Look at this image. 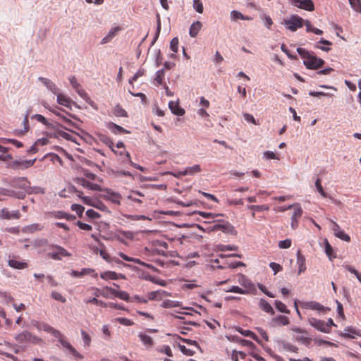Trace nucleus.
Masks as SVG:
<instances>
[{"instance_id": "f257e3e1", "label": "nucleus", "mask_w": 361, "mask_h": 361, "mask_svg": "<svg viewBox=\"0 0 361 361\" xmlns=\"http://www.w3.org/2000/svg\"><path fill=\"white\" fill-rule=\"evenodd\" d=\"M297 51L303 59L305 66L309 69H317L322 67L324 63V60L311 54L303 48L298 47Z\"/></svg>"}, {"instance_id": "f03ea898", "label": "nucleus", "mask_w": 361, "mask_h": 361, "mask_svg": "<svg viewBox=\"0 0 361 361\" xmlns=\"http://www.w3.org/2000/svg\"><path fill=\"white\" fill-rule=\"evenodd\" d=\"M233 229V226L228 221L224 220H214L213 224L207 227L208 232L222 231L224 233H232Z\"/></svg>"}, {"instance_id": "7ed1b4c3", "label": "nucleus", "mask_w": 361, "mask_h": 361, "mask_svg": "<svg viewBox=\"0 0 361 361\" xmlns=\"http://www.w3.org/2000/svg\"><path fill=\"white\" fill-rule=\"evenodd\" d=\"M15 339L19 343H32L34 344H39L42 342V338L32 335L27 331L18 334L15 336Z\"/></svg>"}, {"instance_id": "20e7f679", "label": "nucleus", "mask_w": 361, "mask_h": 361, "mask_svg": "<svg viewBox=\"0 0 361 361\" xmlns=\"http://www.w3.org/2000/svg\"><path fill=\"white\" fill-rule=\"evenodd\" d=\"M283 24L288 30L295 32L303 26V19L298 15H292L288 19L284 20Z\"/></svg>"}, {"instance_id": "39448f33", "label": "nucleus", "mask_w": 361, "mask_h": 361, "mask_svg": "<svg viewBox=\"0 0 361 361\" xmlns=\"http://www.w3.org/2000/svg\"><path fill=\"white\" fill-rule=\"evenodd\" d=\"M53 248L55 250L47 254L53 259L60 260L63 257H70L71 255L65 248L59 245H53Z\"/></svg>"}, {"instance_id": "423d86ee", "label": "nucleus", "mask_w": 361, "mask_h": 361, "mask_svg": "<svg viewBox=\"0 0 361 361\" xmlns=\"http://www.w3.org/2000/svg\"><path fill=\"white\" fill-rule=\"evenodd\" d=\"M308 321L312 326L322 332L328 333L330 331V324L326 323L324 321L313 317L310 318Z\"/></svg>"}, {"instance_id": "0eeeda50", "label": "nucleus", "mask_w": 361, "mask_h": 361, "mask_svg": "<svg viewBox=\"0 0 361 361\" xmlns=\"http://www.w3.org/2000/svg\"><path fill=\"white\" fill-rule=\"evenodd\" d=\"M62 346L65 348H66L69 353L74 356L77 359H82L83 356L80 354L75 348L72 346V345L68 342L66 340L64 339V336L61 333L60 337H56Z\"/></svg>"}, {"instance_id": "6e6552de", "label": "nucleus", "mask_w": 361, "mask_h": 361, "mask_svg": "<svg viewBox=\"0 0 361 361\" xmlns=\"http://www.w3.org/2000/svg\"><path fill=\"white\" fill-rule=\"evenodd\" d=\"M340 336L344 338L354 339L356 337H361V330L353 326H348L343 333H340Z\"/></svg>"}, {"instance_id": "1a4fd4ad", "label": "nucleus", "mask_w": 361, "mask_h": 361, "mask_svg": "<svg viewBox=\"0 0 361 361\" xmlns=\"http://www.w3.org/2000/svg\"><path fill=\"white\" fill-rule=\"evenodd\" d=\"M300 307L303 309L313 310L319 312L329 310V308L325 307L324 306H323L322 305L316 301L301 302Z\"/></svg>"}, {"instance_id": "9d476101", "label": "nucleus", "mask_w": 361, "mask_h": 361, "mask_svg": "<svg viewBox=\"0 0 361 361\" xmlns=\"http://www.w3.org/2000/svg\"><path fill=\"white\" fill-rule=\"evenodd\" d=\"M21 215L18 210L10 212L7 208H3L0 211V218L1 219H19Z\"/></svg>"}, {"instance_id": "9b49d317", "label": "nucleus", "mask_w": 361, "mask_h": 361, "mask_svg": "<svg viewBox=\"0 0 361 361\" xmlns=\"http://www.w3.org/2000/svg\"><path fill=\"white\" fill-rule=\"evenodd\" d=\"M35 326L38 330L48 332L52 334L54 337L61 336V332L59 331L54 329L52 326L45 322H37L35 324Z\"/></svg>"}, {"instance_id": "f8f14e48", "label": "nucleus", "mask_w": 361, "mask_h": 361, "mask_svg": "<svg viewBox=\"0 0 361 361\" xmlns=\"http://www.w3.org/2000/svg\"><path fill=\"white\" fill-rule=\"evenodd\" d=\"M19 257L13 256L8 259V265L15 269H25L28 267V264L25 262L18 260Z\"/></svg>"}, {"instance_id": "ddd939ff", "label": "nucleus", "mask_w": 361, "mask_h": 361, "mask_svg": "<svg viewBox=\"0 0 361 361\" xmlns=\"http://www.w3.org/2000/svg\"><path fill=\"white\" fill-rule=\"evenodd\" d=\"M294 5L308 11L314 10V5L312 0H294Z\"/></svg>"}, {"instance_id": "4468645a", "label": "nucleus", "mask_w": 361, "mask_h": 361, "mask_svg": "<svg viewBox=\"0 0 361 361\" xmlns=\"http://www.w3.org/2000/svg\"><path fill=\"white\" fill-rule=\"evenodd\" d=\"M11 185L14 188L23 189L26 191L30 185V182L26 178H17L11 180Z\"/></svg>"}, {"instance_id": "2eb2a0df", "label": "nucleus", "mask_w": 361, "mask_h": 361, "mask_svg": "<svg viewBox=\"0 0 361 361\" xmlns=\"http://www.w3.org/2000/svg\"><path fill=\"white\" fill-rule=\"evenodd\" d=\"M100 277L106 281L117 280L118 279H125L126 276L122 274H117L113 271H106L100 274Z\"/></svg>"}, {"instance_id": "dca6fc26", "label": "nucleus", "mask_w": 361, "mask_h": 361, "mask_svg": "<svg viewBox=\"0 0 361 361\" xmlns=\"http://www.w3.org/2000/svg\"><path fill=\"white\" fill-rule=\"evenodd\" d=\"M2 196L15 197L18 199H24L25 195L23 192H16L14 190L0 188V197Z\"/></svg>"}, {"instance_id": "f3484780", "label": "nucleus", "mask_w": 361, "mask_h": 361, "mask_svg": "<svg viewBox=\"0 0 361 361\" xmlns=\"http://www.w3.org/2000/svg\"><path fill=\"white\" fill-rule=\"evenodd\" d=\"M169 295V294L163 290L149 292L147 295L148 300H161L163 298Z\"/></svg>"}, {"instance_id": "a211bd4d", "label": "nucleus", "mask_w": 361, "mask_h": 361, "mask_svg": "<svg viewBox=\"0 0 361 361\" xmlns=\"http://www.w3.org/2000/svg\"><path fill=\"white\" fill-rule=\"evenodd\" d=\"M169 107L171 112L177 116H183L185 113V110L180 106L178 102L171 101L169 103Z\"/></svg>"}, {"instance_id": "6ab92c4d", "label": "nucleus", "mask_w": 361, "mask_h": 361, "mask_svg": "<svg viewBox=\"0 0 361 361\" xmlns=\"http://www.w3.org/2000/svg\"><path fill=\"white\" fill-rule=\"evenodd\" d=\"M39 80L41 81L48 90H49L52 93L58 94V92L59 91V88L56 87V85L51 81L49 79L39 77Z\"/></svg>"}, {"instance_id": "aec40b11", "label": "nucleus", "mask_w": 361, "mask_h": 361, "mask_svg": "<svg viewBox=\"0 0 361 361\" xmlns=\"http://www.w3.org/2000/svg\"><path fill=\"white\" fill-rule=\"evenodd\" d=\"M57 95V102L62 106H64L66 107L71 108L72 101L71 98L67 97L65 94L59 93V91L58 92V94H56Z\"/></svg>"}, {"instance_id": "412c9836", "label": "nucleus", "mask_w": 361, "mask_h": 361, "mask_svg": "<svg viewBox=\"0 0 361 361\" xmlns=\"http://www.w3.org/2000/svg\"><path fill=\"white\" fill-rule=\"evenodd\" d=\"M271 322L273 323V325L276 326H286L289 324L290 320L286 316L279 315L278 317L273 318Z\"/></svg>"}, {"instance_id": "4be33fe9", "label": "nucleus", "mask_w": 361, "mask_h": 361, "mask_svg": "<svg viewBox=\"0 0 361 361\" xmlns=\"http://www.w3.org/2000/svg\"><path fill=\"white\" fill-rule=\"evenodd\" d=\"M297 264L298 265V274H300L306 269L305 257L302 255L300 250L297 252Z\"/></svg>"}, {"instance_id": "5701e85b", "label": "nucleus", "mask_w": 361, "mask_h": 361, "mask_svg": "<svg viewBox=\"0 0 361 361\" xmlns=\"http://www.w3.org/2000/svg\"><path fill=\"white\" fill-rule=\"evenodd\" d=\"M50 216L58 219H66L67 220H73L75 219L74 216L62 211L52 212L50 213Z\"/></svg>"}, {"instance_id": "b1692460", "label": "nucleus", "mask_w": 361, "mask_h": 361, "mask_svg": "<svg viewBox=\"0 0 361 361\" xmlns=\"http://www.w3.org/2000/svg\"><path fill=\"white\" fill-rule=\"evenodd\" d=\"M202 27V23L200 21L194 22L190 27L189 34L191 37H195L199 31L201 30Z\"/></svg>"}, {"instance_id": "393cba45", "label": "nucleus", "mask_w": 361, "mask_h": 361, "mask_svg": "<svg viewBox=\"0 0 361 361\" xmlns=\"http://www.w3.org/2000/svg\"><path fill=\"white\" fill-rule=\"evenodd\" d=\"M216 267L219 269H226V267L234 269L238 267H245V264L242 262H228L226 261V262H222V264H221L219 265H216Z\"/></svg>"}, {"instance_id": "a878e982", "label": "nucleus", "mask_w": 361, "mask_h": 361, "mask_svg": "<svg viewBox=\"0 0 361 361\" xmlns=\"http://www.w3.org/2000/svg\"><path fill=\"white\" fill-rule=\"evenodd\" d=\"M200 171H201L200 165L195 164L192 166H189V167L185 168V169L183 171L180 172V173L183 176H187V175L193 176L195 173H197Z\"/></svg>"}, {"instance_id": "bb28decb", "label": "nucleus", "mask_w": 361, "mask_h": 361, "mask_svg": "<svg viewBox=\"0 0 361 361\" xmlns=\"http://www.w3.org/2000/svg\"><path fill=\"white\" fill-rule=\"evenodd\" d=\"M259 307L264 312L271 314H274V311L271 305L264 299H261L259 303Z\"/></svg>"}, {"instance_id": "cd10ccee", "label": "nucleus", "mask_w": 361, "mask_h": 361, "mask_svg": "<svg viewBox=\"0 0 361 361\" xmlns=\"http://www.w3.org/2000/svg\"><path fill=\"white\" fill-rule=\"evenodd\" d=\"M294 208V212L292 215V219H299L302 214V209L298 204H290L287 207V209Z\"/></svg>"}, {"instance_id": "c85d7f7f", "label": "nucleus", "mask_w": 361, "mask_h": 361, "mask_svg": "<svg viewBox=\"0 0 361 361\" xmlns=\"http://www.w3.org/2000/svg\"><path fill=\"white\" fill-rule=\"evenodd\" d=\"M69 191L75 192L77 195V196L82 200L83 203L86 204H90L92 199L89 197L82 196V192L78 190L74 186H70Z\"/></svg>"}, {"instance_id": "c756f323", "label": "nucleus", "mask_w": 361, "mask_h": 361, "mask_svg": "<svg viewBox=\"0 0 361 361\" xmlns=\"http://www.w3.org/2000/svg\"><path fill=\"white\" fill-rule=\"evenodd\" d=\"M43 226L39 224H32L23 228V231L25 233H34L35 231H42Z\"/></svg>"}, {"instance_id": "7c9ffc66", "label": "nucleus", "mask_w": 361, "mask_h": 361, "mask_svg": "<svg viewBox=\"0 0 361 361\" xmlns=\"http://www.w3.org/2000/svg\"><path fill=\"white\" fill-rule=\"evenodd\" d=\"M113 114L118 117H127L128 114L120 104H117L113 109Z\"/></svg>"}, {"instance_id": "2f4dec72", "label": "nucleus", "mask_w": 361, "mask_h": 361, "mask_svg": "<svg viewBox=\"0 0 361 361\" xmlns=\"http://www.w3.org/2000/svg\"><path fill=\"white\" fill-rule=\"evenodd\" d=\"M119 30H120L119 27H116L112 28L109 32L107 35L103 38L102 43H106V42H109L111 39H113L116 36V35L117 34V32Z\"/></svg>"}, {"instance_id": "473e14b6", "label": "nucleus", "mask_w": 361, "mask_h": 361, "mask_svg": "<svg viewBox=\"0 0 361 361\" xmlns=\"http://www.w3.org/2000/svg\"><path fill=\"white\" fill-rule=\"evenodd\" d=\"M138 336L147 347H151L153 345V340L149 336L140 333Z\"/></svg>"}, {"instance_id": "72a5a7b5", "label": "nucleus", "mask_w": 361, "mask_h": 361, "mask_svg": "<svg viewBox=\"0 0 361 361\" xmlns=\"http://www.w3.org/2000/svg\"><path fill=\"white\" fill-rule=\"evenodd\" d=\"M108 200L112 202L113 203L120 204L121 195L118 193L114 192H108Z\"/></svg>"}, {"instance_id": "f704fd0d", "label": "nucleus", "mask_w": 361, "mask_h": 361, "mask_svg": "<svg viewBox=\"0 0 361 361\" xmlns=\"http://www.w3.org/2000/svg\"><path fill=\"white\" fill-rule=\"evenodd\" d=\"M324 247L325 252L326 255L329 257V259L331 260L333 258H336V255H334L333 248L326 239L324 240Z\"/></svg>"}, {"instance_id": "c9c22d12", "label": "nucleus", "mask_w": 361, "mask_h": 361, "mask_svg": "<svg viewBox=\"0 0 361 361\" xmlns=\"http://www.w3.org/2000/svg\"><path fill=\"white\" fill-rule=\"evenodd\" d=\"M118 255L122 259H123L124 260H126L127 262H135L136 264H141V265H143V266L145 265V264L144 262H141L140 259H139L137 258H134V257H128V255H126V254H124L123 252H119Z\"/></svg>"}, {"instance_id": "e433bc0d", "label": "nucleus", "mask_w": 361, "mask_h": 361, "mask_svg": "<svg viewBox=\"0 0 361 361\" xmlns=\"http://www.w3.org/2000/svg\"><path fill=\"white\" fill-rule=\"evenodd\" d=\"M75 91L88 104H91L92 101L90 97L88 96L87 93L85 90L80 86L78 89H75Z\"/></svg>"}, {"instance_id": "4c0bfd02", "label": "nucleus", "mask_w": 361, "mask_h": 361, "mask_svg": "<svg viewBox=\"0 0 361 361\" xmlns=\"http://www.w3.org/2000/svg\"><path fill=\"white\" fill-rule=\"evenodd\" d=\"M75 91L88 104H91L92 101L90 97L88 96L87 93L85 90L80 86L78 89H75Z\"/></svg>"}, {"instance_id": "58836bf2", "label": "nucleus", "mask_w": 361, "mask_h": 361, "mask_svg": "<svg viewBox=\"0 0 361 361\" xmlns=\"http://www.w3.org/2000/svg\"><path fill=\"white\" fill-rule=\"evenodd\" d=\"M164 76L165 71L164 69H161L157 71L154 80L156 81L157 85H161L163 83Z\"/></svg>"}, {"instance_id": "ea45409f", "label": "nucleus", "mask_w": 361, "mask_h": 361, "mask_svg": "<svg viewBox=\"0 0 361 361\" xmlns=\"http://www.w3.org/2000/svg\"><path fill=\"white\" fill-rule=\"evenodd\" d=\"M274 305H275L276 308L279 312H283V313H286V314L290 313V310L287 308L286 305L281 301L276 300Z\"/></svg>"}, {"instance_id": "a19ab883", "label": "nucleus", "mask_w": 361, "mask_h": 361, "mask_svg": "<svg viewBox=\"0 0 361 361\" xmlns=\"http://www.w3.org/2000/svg\"><path fill=\"white\" fill-rule=\"evenodd\" d=\"M197 214L205 219H214L216 217L223 216L221 214H214L212 212H197Z\"/></svg>"}, {"instance_id": "79ce46f5", "label": "nucleus", "mask_w": 361, "mask_h": 361, "mask_svg": "<svg viewBox=\"0 0 361 361\" xmlns=\"http://www.w3.org/2000/svg\"><path fill=\"white\" fill-rule=\"evenodd\" d=\"M161 306L164 308H171L180 306V302L171 300H164L161 304Z\"/></svg>"}, {"instance_id": "37998d69", "label": "nucleus", "mask_w": 361, "mask_h": 361, "mask_svg": "<svg viewBox=\"0 0 361 361\" xmlns=\"http://www.w3.org/2000/svg\"><path fill=\"white\" fill-rule=\"evenodd\" d=\"M239 281L245 288H252L254 286L253 283L243 275L241 276V279Z\"/></svg>"}, {"instance_id": "c03bdc74", "label": "nucleus", "mask_w": 361, "mask_h": 361, "mask_svg": "<svg viewBox=\"0 0 361 361\" xmlns=\"http://www.w3.org/2000/svg\"><path fill=\"white\" fill-rule=\"evenodd\" d=\"M193 8L197 13H203L204 7L201 0H193Z\"/></svg>"}, {"instance_id": "a18cd8bd", "label": "nucleus", "mask_w": 361, "mask_h": 361, "mask_svg": "<svg viewBox=\"0 0 361 361\" xmlns=\"http://www.w3.org/2000/svg\"><path fill=\"white\" fill-rule=\"evenodd\" d=\"M26 192L29 194H43L44 192V190L43 188L40 187H30L29 185Z\"/></svg>"}, {"instance_id": "49530a36", "label": "nucleus", "mask_w": 361, "mask_h": 361, "mask_svg": "<svg viewBox=\"0 0 361 361\" xmlns=\"http://www.w3.org/2000/svg\"><path fill=\"white\" fill-rule=\"evenodd\" d=\"M80 183L81 185L83 186L84 188H90L91 190H97V184L90 183L85 179H81Z\"/></svg>"}, {"instance_id": "de8ad7c7", "label": "nucleus", "mask_w": 361, "mask_h": 361, "mask_svg": "<svg viewBox=\"0 0 361 361\" xmlns=\"http://www.w3.org/2000/svg\"><path fill=\"white\" fill-rule=\"evenodd\" d=\"M0 152L2 153V154H0V160L2 161H7L8 159H11V154H5L7 152V148L0 145Z\"/></svg>"}, {"instance_id": "09e8293b", "label": "nucleus", "mask_w": 361, "mask_h": 361, "mask_svg": "<svg viewBox=\"0 0 361 361\" xmlns=\"http://www.w3.org/2000/svg\"><path fill=\"white\" fill-rule=\"evenodd\" d=\"M145 70L142 68L139 69L135 75L129 80V83L133 85L140 77L144 75Z\"/></svg>"}, {"instance_id": "8fccbe9b", "label": "nucleus", "mask_w": 361, "mask_h": 361, "mask_svg": "<svg viewBox=\"0 0 361 361\" xmlns=\"http://www.w3.org/2000/svg\"><path fill=\"white\" fill-rule=\"evenodd\" d=\"M231 18L233 20H238V19L250 20V18H249V17H245L240 12L237 11H233L231 12Z\"/></svg>"}, {"instance_id": "3c124183", "label": "nucleus", "mask_w": 361, "mask_h": 361, "mask_svg": "<svg viewBox=\"0 0 361 361\" xmlns=\"http://www.w3.org/2000/svg\"><path fill=\"white\" fill-rule=\"evenodd\" d=\"M349 2L355 11L361 13V3L360 0H349Z\"/></svg>"}, {"instance_id": "603ef678", "label": "nucleus", "mask_w": 361, "mask_h": 361, "mask_svg": "<svg viewBox=\"0 0 361 361\" xmlns=\"http://www.w3.org/2000/svg\"><path fill=\"white\" fill-rule=\"evenodd\" d=\"M248 209L257 212H263L269 210V207L267 205H250Z\"/></svg>"}, {"instance_id": "864d4df0", "label": "nucleus", "mask_w": 361, "mask_h": 361, "mask_svg": "<svg viewBox=\"0 0 361 361\" xmlns=\"http://www.w3.org/2000/svg\"><path fill=\"white\" fill-rule=\"evenodd\" d=\"M81 336H82L85 345L89 346L91 343L90 336L84 330H81Z\"/></svg>"}, {"instance_id": "5fc2aeb1", "label": "nucleus", "mask_w": 361, "mask_h": 361, "mask_svg": "<svg viewBox=\"0 0 361 361\" xmlns=\"http://www.w3.org/2000/svg\"><path fill=\"white\" fill-rule=\"evenodd\" d=\"M30 113V110H27V113L25 115L24 119L23 121V124L24 126L23 133H27L29 130V120L28 117Z\"/></svg>"}, {"instance_id": "6e6d98bb", "label": "nucleus", "mask_w": 361, "mask_h": 361, "mask_svg": "<svg viewBox=\"0 0 361 361\" xmlns=\"http://www.w3.org/2000/svg\"><path fill=\"white\" fill-rule=\"evenodd\" d=\"M170 49L174 52H178V39L177 37H174L171 39L170 42Z\"/></svg>"}, {"instance_id": "4d7b16f0", "label": "nucleus", "mask_w": 361, "mask_h": 361, "mask_svg": "<svg viewBox=\"0 0 361 361\" xmlns=\"http://www.w3.org/2000/svg\"><path fill=\"white\" fill-rule=\"evenodd\" d=\"M51 295L52 298L61 302L64 303L66 301V299L59 292L53 291Z\"/></svg>"}, {"instance_id": "13d9d810", "label": "nucleus", "mask_w": 361, "mask_h": 361, "mask_svg": "<svg viewBox=\"0 0 361 361\" xmlns=\"http://www.w3.org/2000/svg\"><path fill=\"white\" fill-rule=\"evenodd\" d=\"M227 292H233L240 294H247L248 292L246 290H244L237 286H233L230 289L227 290Z\"/></svg>"}, {"instance_id": "bf43d9fd", "label": "nucleus", "mask_w": 361, "mask_h": 361, "mask_svg": "<svg viewBox=\"0 0 361 361\" xmlns=\"http://www.w3.org/2000/svg\"><path fill=\"white\" fill-rule=\"evenodd\" d=\"M81 271H82V276H85V275L92 274V277H94V278H97V274L95 272L94 269H91V268H83L81 270Z\"/></svg>"}, {"instance_id": "052dcab7", "label": "nucleus", "mask_w": 361, "mask_h": 361, "mask_svg": "<svg viewBox=\"0 0 361 361\" xmlns=\"http://www.w3.org/2000/svg\"><path fill=\"white\" fill-rule=\"evenodd\" d=\"M31 118L32 119H36L38 122H40L45 126L49 125V122L47 118L41 114H35Z\"/></svg>"}, {"instance_id": "680f3d73", "label": "nucleus", "mask_w": 361, "mask_h": 361, "mask_svg": "<svg viewBox=\"0 0 361 361\" xmlns=\"http://www.w3.org/2000/svg\"><path fill=\"white\" fill-rule=\"evenodd\" d=\"M291 243L292 242L290 239H286L284 240L279 241V247L281 249H287L291 246Z\"/></svg>"}, {"instance_id": "e2e57ef3", "label": "nucleus", "mask_w": 361, "mask_h": 361, "mask_svg": "<svg viewBox=\"0 0 361 361\" xmlns=\"http://www.w3.org/2000/svg\"><path fill=\"white\" fill-rule=\"evenodd\" d=\"M71 209L72 210L75 211L78 214L79 216H81L84 212V207L80 204H72Z\"/></svg>"}, {"instance_id": "0e129e2a", "label": "nucleus", "mask_w": 361, "mask_h": 361, "mask_svg": "<svg viewBox=\"0 0 361 361\" xmlns=\"http://www.w3.org/2000/svg\"><path fill=\"white\" fill-rule=\"evenodd\" d=\"M130 302H137L139 303L146 304L148 302V300L145 298L140 297L139 295H134L130 298Z\"/></svg>"}, {"instance_id": "69168bd1", "label": "nucleus", "mask_w": 361, "mask_h": 361, "mask_svg": "<svg viewBox=\"0 0 361 361\" xmlns=\"http://www.w3.org/2000/svg\"><path fill=\"white\" fill-rule=\"evenodd\" d=\"M117 298L127 302H130V297L129 294L126 291L120 290L117 295Z\"/></svg>"}, {"instance_id": "338daca9", "label": "nucleus", "mask_w": 361, "mask_h": 361, "mask_svg": "<svg viewBox=\"0 0 361 361\" xmlns=\"http://www.w3.org/2000/svg\"><path fill=\"white\" fill-rule=\"evenodd\" d=\"M116 321L121 324L125 326H132L134 324V322L132 320L127 318H117Z\"/></svg>"}, {"instance_id": "774afa93", "label": "nucleus", "mask_w": 361, "mask_h": 361, "mask_svg": "<svg viewBox=\"0 0 361 361\" xmlns=\"http://www.w3.org/2000/svg\"><path fill=\"white\" fill-rule=\"evenodd\" d=\"M99 255L107 262H111V257L105 250H100Z\"/></svg>"}]
</instances>
